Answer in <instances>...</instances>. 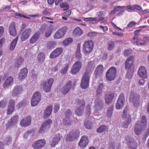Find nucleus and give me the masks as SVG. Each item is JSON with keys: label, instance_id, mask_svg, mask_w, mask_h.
Instances as JSON below:
<instances>
[{"label": "nucleus", "instance_id": "nucleus-4", "mask_svg": "<svg viewBox=\"0 0 149 149\" xmlns=\"http://www.w3.org/2000/svg\"><path fill=\"white\" fill-rule=\"evenodd\" d=\"M125 141L127 148L129 149H136L138 143L133 138H131L129 136H125Z\"/></svg>", "mask_w": 149, "mask_h": 149}, {"label": "nucleus", "instance_id": "nucleus-18", "mask_svg": "<svg viewBox=\"0 0 149 149\" xmlns=\"http://www.w3.org/2000/svg\"><path fill=\"white\" fill-rule=\"evenodd\" d=\"M104 67L102 65H98L95 69L94 74L96 78H100L103 75L104 71Z\"/></svg>", "mask_w": 149, "mask_h": 149}, {"label": "nucleus", "instance_id": "nucleus-17", "mask_svg": "<svg viewBox=\"0 0 149 149\" xmlns=\"http://www.w3.org/2000/svg\"><path fill=\"white\" fill-rule=\"evenodd\" d=\"M62 136L59 134L54 135L53 136L52 140L50 143V146L51 147H55V146L58 144L61 141Z\"/></svg>", "mask_w": 149, "mask_h": 149}, {"label": "nucleus", "instance_id": "nucleus-24", "mask_svg": "<svg viewBox=\"0 0 149 149\" xmlns=\"http://www.w3.org/2000/svg\"><path fill=\"white\" fill-rule=\"evenodd\" d=\"M31 29L30 28H28L25 30L21 36V40L23 41L27 39L31 35Z\"/></svg>", "mask_w": 149, "mask_h": 149}, {"label": "nucleus", "instance_id": "nucleus-43", "mask_svg": "<svg viewBox=\"0 0 149 149\" xmlns=\"http://www.w3.org/2000/svg\"><path fill=\"white\" fill-rule=\"evenodd\" d=\"M56 45V43L55 42L50 41L47 43V47L48 49H52L54 48Z\"/></svg>", "mask_w": 149, "mask_h": 149}, {"label": "nucleus", "instance_id": "nucleus-23", "mask_svg": "<svg viewBox=\"0 0 149 149\" xmlns=\"http://www.w3.org/2000/svg\"><path fill=\"white\" fill-rule=\"evenodd\" d=\"M19 116L17 115H15L12 117L10 120L6 124V127L7 129L13 125L16 124L18 120Z\"/></svg>", "mask_w": 149, "mask_h": 149}, {"label": "nucleus", "instance_id": "nucleus-16", "mask_svg": "<svg viewBox=\"0 0 149 149\" xmlns=\"http://www.w3.org/2000/svg\"><path fill=\"white\" fill-rule=\"evenodd\" d=\"M134 57L132 56L128 57L126 60L125 63V68L129 70L133 66L134 61Z\"/></svg>", "mask_w": 149, "mask_h": 149}, {"label": "nucleus", "instance_id": "nucleus-26", "mask_svg": "<svg viewBox=\"0 0 149 149\" xmlns=\"http://www.w3.org/2000/svg\"><path fill=\"white\" fill-rule=\"evenodd\" d=\"M127 111L128 108L127 106H126L123 110L122 114V117L125 119V120H129L131 122L132 120L131 115L130 114L127 113Z\"/></svg>", "mask_w": 149, "mask_h": 149}, {"label": "nucleus", "instance_id": "nucleus-60", "mask_svg": "<svg viewBox=\"0 0 149 149\" xmlns=\"http://www.w3.org/2000/svg\"><path fill=\"white\" fill-rule=\"evenodd\" d=\"M6 100H3L1 101L0 102V107L2 108H4L6 104Z\"/></svg>", "mask_w": 149, "mask_h": 149}, {"label": "nucleus", "instance_id": "nucleus-50", "mask_svg": "<svg viewBox=\"0 0 149 149\" xmlns=\"http://www.w3.org/2000/svg\"><path fill=\"white\" fill-rule=\"evenodd\" d=\"M65 118L68 117L70 118V117L72 115V112L70 109H67L64 113Z\"/></svg>", "mask_w": 149, "mask_h": 149}, {"label": "nucleus", "instance_id": "nucleus-1", "mask_svg": "<svg viewBox=\"0 0 149 149\" xmlns=\"http://www.w3.org/2000/svg\"><path fill=\"white\" fill-rule=\"evenodd\" d=\"M74 103L76 105V108L75 109V112L77 115L81 116L83 113L85 105V100L82 99L81 100L79 98L76 99Z\"/></svg>", "mask_w": 149, "mask_h": 149}, {"label": "nucleus", "instance_id": "nucleus-9", "mask_svg": "<svg viewBox=\"0 0 149 149\" xmlns=\"http://www.w3.org/2000/svg\"><path fill=\"white\" fill-rule=\"evenodd\" d=\"M125 102V98L123 93H121L118 97L116 105L117 109L119 110L121 109L124 105Z\"/></svg>", "mask_w": 149, "mask_h": 149}, {"label": "nucleus", "instance_id": "nucleus-11", "mask_svg": "<svg viewBox=\"0 0 149 149\" xmlns=\"http://www.w3.org/2000/svg\"><path fill=\"white\" fill-rule=\"evenodd\" d=\"M68 28L66 26H64L59 29L55 33L54 36L55 39H60L63 37L66 33Z\"/></svg>", "mask_w": 149, "mask_h": 149}, {"label": "nucleus", "instance_id": "nucleus-20", "mask_svg": "<svg viewBox=\"0 0 149 149\" xmlns=\"http://www.w3.org/2000/svg\"><path fill=\"white\" fill-rule=\"evenodd\" d=\"M23 89L22 85H16L12 91V95L13 97L17 96L21 94Z\"/></svg>", "mask_w": 149, "mask_h": 149}, {"label": "nucleus", "instance_id": "nucleus-41", "mask_svg": "<svg viewBox=\"0 0 149 149\" xmlns=\"http://www.w3.org/2000/svg\"><path fill=\"white\" fill-rule=\"evenodd\" d=\"M69 65L68 63H66L65 65V66L61 70V73L63 75L65 74L67 72Z\"/></svg>", "mask_w": 149, "mask_h": 149}, {"label": "nucleus", "instance_id": "nucleus-42", "mask_svg": "<svg viewBox=\"0 0 149 149\" xmlns=\"http://www.w3.org/2000/svg\"><path fill=\"white\" fill-rule=\"evenodd\" d=\"M147 119L145 116H143L141 118V120L140 123V125L144 127L147 125Z\"/></svg>", "mask_w": 149, "mask_h": 149}, {"label": "nucleus", "instance_id": "nucleus-45", "mask_svg": "<svg viewBox=\"0 0 149 149\" xmlns=\"http://www.w3.org/2000/svg\"><path fill=\"white\" fill-rule=\"evenodd\" d=\"M48 129H49L48 128L44 126L42 124L38 132L40 134H42L44 133L45 132L47 131Z\"/></svg>", "mask_w": 149, "mask_h": 149}, {"label": "nucleus", "instance_id": "nucleus-52", "mask_svg": "<svg viewBox=\"0 0 149 149\" xmlns=\"http://www.w3.org/2000/svg\"><path fill=\"white\" fill-rule=\"evenodd\" d=\"M131 122H130L129 120L126 121L124 120L122 123V127L125 128H127Z\"/></svg>", "mask_w": 149, "mask_h": 149}, {"label": "nucleus", "instance_id": "nucleus-37", "mask_svg": "<svg viewBox=\"0 0 149 149\" xmlns=\"http://www.w3.org/2000/svg\"><path fill=\"white\" fill-rule=\"evenodd\" d=\"M52 123V121L51 119H48L47 120H45L43 122L42 124L49 129L51 126V125Z\"/></svg>", "mask_w": 149, "mask_h": 149}, {"label": "nucleus", "instance_id": "nucleus-46", "mask_svg": "<svg viewBox=\"0 0 149 149\" xmlns=\"http://www.w3.org/2000/svg\"><path fill=\"white\" fill-rule=\"evenodd\" d=\"M24 59L21 56H19L16 59V63L17 64L18 67H19L20 65H22L24 62Z\"/></svg>", "mask_w": 149, "mask_h": 149}, {"label": "nucleus", "instance_id": "nucleus-55", "mask_svg": "<svg viewBox=\"0 0 149 149\" xmlns=\"http://www.w3.org/2000/svg\"><path fill=\"white\" fill-rule=\"evenodd\" d=\"M6 143L7 146L9 145L12 142V137L10 136H8L6 139Z\"/></svg>", "mask_w": 149, "mask_h": 149}, {"label": "nucleus", "instance_id": "nucleus-10", "mask_svg": "<svg viewBox=\"0 0 149 149\" xmlns=\"http://www.w3.org/2000/svg\"><path fill=\"white\" fill-rule=\"evenodd\" d=\"M95 111L99 112L103 110L104 104L101 98H96L94 101Z\"/></svg>", "mask_w": 149, "mask_h": 149}, {"label": "nucleus", "instance_id": "nucleus-39", "mask_svg": "<svg viewBox=\"0 0 149 149\" xmlns=\"http://www.w3.org/2000/svg\"><path fill=\"white\" fill-rule=\"evenodd\" d=\"M115 47L114 42L110 40L107 43V49L109 51L112 50Z\"/></svg>", "mask_w": 149, "mask_h": 149}, {"label": "nucleus", "instance_id": "nucleus-2", "mask_svg": "<svg viewBox=\"0 0 149 149\" xmlns=\"http://www.w3.org/2000/svg\"><path fill=\"white\" fill-rule=\"evenodd\" d=\"M140 95L133 91H130L129 98V101L134 107H137L140 103Z\"/></svg>", "mask_w": 149, "mask_h": 149}, {"label": "nucleus", "instance_id": "nucleus-27", "mask_svg": "<svg viewBox=\"0 0 149 149\" xmlns=\"http://www.w3.org/2000/svg\"><path fill=\"white\" fill-rule=\"evenodd\" d=\"M105 103L106 104H109L112 102L114 97V94L113 93H110L105 95Z\"/></svg>", "mask_w": 149, "mask_h": 149}, {"label": "nucleus", "instance_id": "nucleus-58", "mask_svg": "<svg viewBox=\"0 0 149 149\" xmlns=\"http://www.w3.org/2000/svg\"><path fill=\"white\" fill-rule=\"evenodd\" d=\"M61 65V63L60 62L58 63L53 68V71L54 72L58 71L60 68Z\"/></svg>", "mask_w": 149, "mask_h": 149}, {"label": "nucleus", "instance_id": "nucleus-15", "mask_svg": "<svg viewBox=\"0 0 149 149\" xmlns=\"http://www.w3.org/2000/svg\"><path fill=\"white\" fill-rule=\"evenodd\" d=\"M31 117L29 115L23 118L20 121V124L22 127H26L31 125Z\"/></svg>", "mask_w": 149, "mask_h": 149}, {"label": "nucleus", "instance_id": "nucleus-63", "mask_svg": "<svg viewBox=\"0 0 149 149\" xmlns=\"http://www.w3.org/2000/svg\"><path fill=\"white\" fill-rule=\"evenodd\" d=\"M97 20V17H88V18H86L84 19V20L85 21L88 22L89 21H95Z\"/></svg>", "mask_w": 149, "mask_h": 149}, {"label": "nucleus", "instance_id": "nucleus-28", "mask_svg": "<svg viewBox=\"0 0 149 149\" xmlns=\"http://www.w3.org/2000/svg\"><path fill=\"white\" fill-rule=\"evenodd\" d=\"M144 128L143 126L136 123L134 126V130L135 134L137 135H140L143 129H145Z\"/></svg>", "mask_w": 149, "mask_h": 149}, {"label": "nucleus", "instance_id": "nucleus-35", "mask_svg": "<svg viewBox=\"0 0 149 149\" xmlns=\"http://www.w3.org/2000/svg\"><path fill=\"white\" fill-rule=\"evenodd\" d=\"M113 106L111 105L110 107L108 108L106 114V116L107 118H111L113 112Z\"/></svg>", "mask_w": 149, "mask_h": 149}, {"label": "nucleus", "instance_id": "nucleus-64", "mask_svg": "<svg viewBox=\"0 0 149 149\" xmlns=\"http://www.w3.org/2000/svg\"><path fill=\"white\" fill-rule=\"evenodd\" d=\"M97 34V33L95 32H91L88 34L87 36L90 37H95Z\"/></svg>", "mask_w": 149, "mask_h": 149}, {"label": "nucleus", "instance_id": "nucleus-38", "mask_svg": "<svg viewBox=\"0 0 149 149\" xmlns=\"http://www.w3.org/2000/svg\"><path fill=\"white\" fill-rule=\"evenodd\" d=\"M53 27L52 25L49 26L48 29L45 32V36L46 38H48L51 35L52 33V30Z\"/></svg>", "mask_w": 149, "mask_h": 149}, {"label": "nucleus", "instance_id": "nucleus-48", "mask_svg": "<svg viewBox=\"0 0 149 149\" xmlns=\"http://www.w3.org/2000/svg\"><path fill=\"white\" fill-rule=\"evenodd\" d=\"M84 125L86 128L88 129H91L92 126V123L88 120L85 121Z\"/></svg>", "mask_w": 149, "mask_h": 149}, {"label": "nucleus", "instance_id": "nucleus-32", "mask_svg": "<svg viewBox=\"0 0 149 149\" xmlns=\"http://www.w3.org/2000/svg\"><path fill=\"white\" fill-rule=\"evenodd\" d=\"M40 33L39 32H37L29 40L31 44H33L35 42L40 38Z\"/></svg>", "mask_w": 149, "mask_h": 149}, {"label": "nucleus", "instance_id": "nucleus-56", "mask_svg": "<svg viewBox=\"0 0 149 149\" xmlns=\"http://www.w3.org/2000/svg\"><path fill=\"white\" fill-rule=\"evenodd\" d=\"M15 109V107H13L8 106V109L7 112L8 115H9L12 113Z\"/></svg>", "mask_w": 149, "mask_h": 149}, {"label": "nucleus", "instance_id": "nucleus-12", "mask_svg": "<svg viewBox=\"0 0 149 149\" xmlns=\"http://www.w3.org/2000/svg\"><path fill=\"white\" fill-rule=\"evenodd\" d=\"M82 63L80 61L75 62L72 66L70 72L72 74H75L79 72L82 67Z\"/></svg>", "mask_w": 149, "mask_h": 149}, {"label": "nucleus", "instance_id": "nucleus-51", "mask_svg": "<svg viewBox=\"0 0 149 149\" xmlns=\"http://www.w3.org/2000/svg\"><path fill=\"white\" fill-rule=\"evenodd\" d=\"M72 39L71 38H68L65 40L63 42V45L65 46H67L68 44H70L72 41Z\"/></svg>", "mask_w": 149, "mask_h": 149}, {"label": "nucleus", "instance_id": "nucleus-40", "mask_svg": "<svg viewBox=\"0 0 149 149\" xmlns=\"http://www.w3.org/2000/svg\"><path fill=\"white\" fill-rule=\"evenodd\" d=\"M107 129L106 125H101L97 130V132L98 133H101Z\"/></svg>", "mask_w": 149, "mask_h": 149}, {"label": "nucleus", "instance_id": "nucleus-22", "mask_svg": "<svg viewBox=\"0 0 149 149\" xmlns=\"http://www.w3.org/2000/svg\"><path fill=\"white\" fill-rule=\"evenodd\" d=\"M88 139L86 136H82L78 143V146L81 148H84L88 144Z\"/></svg>", "mask_w": 149, "mask_h": 149}, {"label": "nucleus", "instance_id": "nucleus-29", "mask_svg": "<svg viewBox=\"0 0 149 149\" xmlns=\"http://www.w3.org/2000/svg\"><path fill=\"white\" fill-rule=\"evenodd\" d=\"M13 82V78L11 76L8 77L3 84V88H8L9 86L12 84Z\"/></svg>", "mask_w": 149, "mask_h": 149}, {"label": "nucleus", "instance_id": "nucleus-30", "mask_svg": "<svg viewBox=\"0 0 149 149\" xmlns=\"http://www.w3.org/2000/svg\"><path fill=\"white\" fill-rule=\"evenodd\" d=\"M52 109V106L47 107L43 115V118L45 119L47 118L51 115Z\"/></svg>", "mask_w": 149, "mask_h": 149}, {"label": "nucleus", "instance_id": "nucleus-31", "mask_svg": "<svg viewBox=\"0 0 149 149\" xmlns=\"http://www.w3.org/2000/svg\"><path fill=\"white\" fill-rule=\"evenodd\" d=\"M63 123L64 126L68 127L73 125L72 120L68 117L65 118L63 119Z\"/></svg>", "mask_w": 149, "mask_h": 149}, {"label": "nucleus", "instance_id": "nucleus-33", "mask_svg": "<svg viewBox=\"0 0 149 149\" xmlns=\"http://www.w3.org/2000/svg\"><path fill=\"white\" fill-rule=\"evenodd\" d=\"M45 58V54L43 52H40L37 56V61L39 63H42L44 61Z\"/></svg>", "mask_w": 149, "mask_h": 149}, {"label": "nucleus", "instance_id": "nucleus-34", "mask_svg": "<svg viewBox=\"0 0 149 149\" xmlns=\"http://www.w3.org/2000/svg\"><path fill=\"white\" fill-rule=\"evenodd\" d=\"M18 38L19 36H17L12 42L10 46V50H14L18 40Z\"/></svg>", "mask_w": 149, "mask_h": 149}, {"label": "nucleus", "instance_id": "nucleus-21", "mask_svg": "<svg viewBox=\"0 0 149 149\" xmlns=\"http://www.w3.org/2000/svg\"><path fill=\"white\" fill-rule=\"evenodd\" d=\"M137 73L140 77L142 78L146 79L148 77L147 70L144 66H140L139 68Z\"/></svg>", "mask_w": 149, "mask_h": 149}, {"label": "nucleus", "instance_id": "nucleus-5", "mask_svg": "<svg viewBox=\"0 0 149 149\" xmlns=\"http://www.w3.org/2000/svg\"><path fill=\"white\" fill-rule=\"evenodd\" d=\"M54 79L52 78H49L48 79L47 83L45 81H41L40 86L45 91L48 92L50 91Z\"/></svg>", "mask_w": 149, "mask_h": 149}, {"label": "nucleus", "instance_id": "nucleus-14", "mask_svg": "<svg viewBox=\"0 0 149 149\" xmlns=\"http://www.w3.org/2000/svg\"><path fill=\"white\" fill-rule=\"evenodd\" d=\"M72 85V82L71 80H69L61 88V91L63 95L68 94L71 89Z\"/></svg>", "mask_w": 149, "mask_h": 149}, {"label": "nucleus", "instance_id": "nucleus-49", "mask_svg": "<svg viewBox=\"0 0 149 149\" xmlns=\"http://www.w3.org/2000/svg\"><path fill=\"white\" fill-rule=\"evenodd\" d=\"M85 112L86 114L88 116H89L91 113V105L90 104H88L86 108V111Z\"/></svg>", "mask_w": 149, "mask_h": 149}, {"label": "nucleus", "instance_id": "nucleus-19", "mask_svg": "<svg viewBox=\"0 0 149 149\" xmlns=\"http://www.w3.org/2000/svg\"><path fill=\"white\" fill-rule=\"evenodd\" d=\"M8 32L10 34L13 36L15 37L17 35L15 23L12 22L9 25Z\"/></svg>", "mask_w": 149, "mask_h": 149}, {"label": "nucleus", "instance_id": "nucleus-13", "mask_svg": "<svg viewBox=\"0 0 149 149\" xmlns=\"http://www.w3.org/2000/svg\"><path fill=\"white\" fill-rule=\"evenodd\" d=\"M46 141L45 139H40L36 141L32 145L34 149H41L46 144Z\"/></svg>", "mask_w": 149, "mask_h": 149}, {"label": "nucleus", "instance_id": "nucleus-7", "mask_svg": "<svg viewBox=\"0 0 149 149\" xmlns=\"http://www.w3.org/2000/svg\"><path fill=\"white\" fill-rule=\"evenodd\" d=\"M90 79L89 73L87 72H85L82 76L80 84L82 88L85 89L89 86Z\"/></svg>", "mask_w": 149, "mask_h": 149}, {"label": "nucleus", "instance_id": "nucleus-61", "mask_svg": "<svg viewBox=\"0 0 149 149\" xmlns=\"http://www.w3.org/2000/svg\"><path fill=\"white\" fill-rule=\"evenodd\" d=\"M65 140L68 141L70 142L73 141L74 140L73 138L70 135H69V134H68L66 135L65 137Z\"/></svg>", "mask_w": 149, "mask_h": 149}, {"label": "nucleus", "instance_id": "nucleus-57", "mask_svg": "<svg viewBox=\"0 0 149 149\" xmlns=\"http://www.w3.org/2000/svg\"><path fill=\"white\" fill-rule=\"evenodd\" d=\"M55 50L56 54L58 56H59L63 52V49L61 47L57 48Z\"/></svg>", "mask_w": 149, "mask_h": 149}, {"label": "nucleus", "instance_id": "nucleus-47", "mask_svg": "<svg viewBox=\"0 0 149 149\" xmlns=\"http://www.w3.org/2000/svg\"><path fill=\"white\" fill-rule=\"evenodd\" d=\"M61 8H63V10H67L69 8V5L66 3L62 2L60 5Z\"/></svg>", "mask_w": 149, "mask_h": 149}, {"label": "nucleus", "instance_id": "nucleus-3", "mask_svg": "<svg viewBox=\"0 0 149 149\" xmlns=\"http://www.w3.org/2000/svg\"><path fill=\"white\" fill-rule=\"evenodd\" d=\"M117 70L114 67L110 68L107 71L106 74V79L109 81L114 80L116 76Z\"/></svg>", "mask_w": 149, "mask_h": 149}, {"label": "nucleus", "instance_id": "nucleus-6", "mask_svg": "<svg viewBox=\"0 0 149 149\" xmlns=\"http://www.w3.org/2000/svg\"><path fill=\"white\" fill-rule=\"evenodd\" d=\"M41 94L39 91L35 92L33 95L31 100V105L32 107L37 106L40 102Z\"/></svg>", "mask_w": 149, "mask_h": 149}, {"label": "nucleus", "instance_id": "nucleus-59", "mask_svg": "<svg viewBox=\"0 0 149 149\" xmlns=\"http://www.w3.org/2000/svg\"><path fill=\"white\" fill-rule=\"evenodd\" d=\"M124 55L125 56H128L131 55V50L129 49H125L124 51Z\"/></svg>", "mask_w": 149, "mask_h": 149}, {"label": "nucleus", "instance_id": "nucleus-36", "mask_svg": "<svg viewBox=\"0 0 149 149\" xmlns=\"http://www.w3.org/2000/svg\"><path fill=\"white\" fill-rule=\"evenodd\" d=\"M73 33L77 36H80L83 34V31L79 27H77L74 29Z\"/></svg>", "mask_w": 149, "mask_h": 149}, {"label": "nucleus", "instance_id": "nucleus-54", "mask_svg": "<svg viewBox=\"0 0 149 149\" xmlns=\"http://www.w3.org/2000/svg\"><path fill=\"white\" fill-rule=\"evenodd\" d=\"M102 91L98 89L97 88L96 94V98H101L100 97L102 96Z\"/></svg>", "mask_w": 149, "mask_h": 149}, {"label": "nucleus", "instance_id": "nucleus-53", "mask_svg": "<svg viewBox=\"0 0 149 149\" xmlns=\"http://www.w3.org/2000/svg\"><path fill=\"white\" fill-rule=\"evenodd\" d=\"M76 58H81V54L80 52V47L77 46V51L76 53Z\"/></svg>", "mask_w": 149, "mask_h": 149}, {"label": "nucleus", "instance_id": "nucleus-44", "mask_svg": "<svg viewBox=\"0 0 149 149\" xmlns=\"http://www.w3.org/2000/svg\"><path fill=\"white\" fill-rule=\"evenodd\" d=\"M95 68V65L93 62H89L88 63L87 67V69L89 71H93Z\"/></svg>", "mask_w": 149, "mask_h": 149}, {"label": "nucleus", "instance_id": "nucleus-62", "mask_svg": "<svg viewBox=\"0 0 149 149\" xmlns=\"http://www.w3.org/2000/svg\"><path fill=\"white\" fill-rule=\"evenodd\" d=\"M55 50H54L51 53L50 56V57L51 58H54L58 56L56 54V52H55Z\"/></svg>", "mask_w": 149, "mask_h": 149}, {"label": "nucleus", "instance_id": "nucleus-25", "mask_svg": "<svg viewBox=\"0 0 149 149\" xmlns=\"http://www.w3.org/2000/svg\"><path fill=\"white\" fill-rule=\"evenodd\" d=\"M28 72V71L26 68H22L18 74V78L21 81H23L27 77Z\"/></svg>", "mask_w": 149, "mask_h": 149}, {"label": "nucleus", "instance_id": "nucleus-8", "mask_svg": "<svg viewBox=\"0 0 149 149\" xmlns=\"http://www.w3.org/2000/svg\"><path fill=\"white\" fill-rule=\"evenodd\" d=\"M93 43L91 40L85 42L83 45L84 52L86 54L90 53L93 49Z\"/></svg>", "mask_w": 149, "mask_h": 149}]
</instances>
